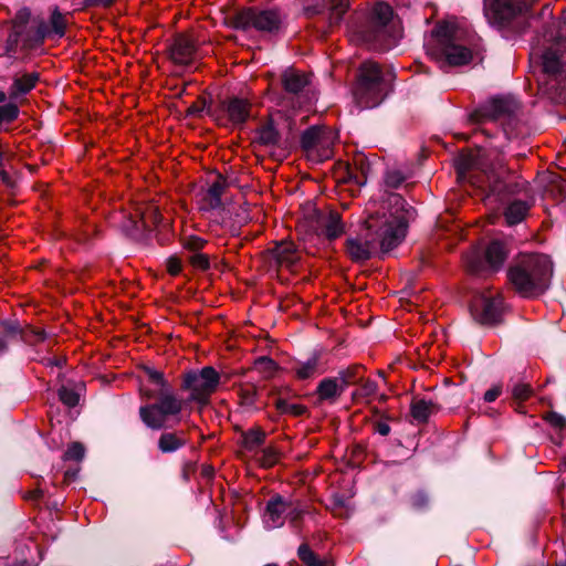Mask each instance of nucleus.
Returning <instances> with one entry per match:
<instances>
[{"mask_svg": "<svg viewBox=\"0 0 566 566\" xmlns=\"http://www.w3.org/2000/svg\"><path fill=\"white\" fill-rule=\"evenodd\" d=\"M187 442V434L184 430L164 432L158 439V449L163 453H172L184 448Z\"/></svg>", "mask_w": 566, "mask_h": 566, "instance_id": "23", "label": "nucleus"}, {"mask_svg": "<svg viewBox=\"0 0 566 566\" xmlns=\"http://www.w3.org/2000/svg\"><path fill=\"white\" fill-rule=\"evenodd\" d=\"M405 180V176L398 170H388L385 176V184L390 188H398Z\"/></svg>", "mask_w": 566, "mask_h": 566, "instance_id": "43", "label": "nucleus"}, {"mask_svg": "<svg viewBox=\"0 0 566 566\" xmlns=\"http://www.w3.org/2000/svg\"><path fill=\"white\" fill-rule=\"evenodd\" d=\"M543 70L549 78L547 84L551 88H555L556 86L560 85L562 81L564 80V71L559 56L555 51L547 50L543 54Z\"/></svg>", "mask_w": 566, "mask_h": 566, "instance_id": "21", "label": "nucleus"}, {"mask_svg": "<svg viewBox=\"0 0 566 566\" xmlns=\"http://www.w3.org/2000/svg\"><path fill=\"white\" fill-rule=\"evenodd\" d=\"M502 394V387L501 386H494L491 389H489L484 394V401L485 402H493L497 399V397Z\"/></svg>", "mask_w": 566, "mask_h": 566, "instance_id": "50", "label": "nucleus"}, {"mask_svg": "<svg viewBox=\"0 0 566 566\" xmlns=\"http://www.w3.org/2000/svg\"><path fill=\"white\" fill-rule=\"evenodd\" d=\"M234 182L235 180L230 177L224 178L221 175H218L207 188H202L199 191V209L206 212L223 209V195L226 188Z\"/></svg>", "mask_w": 566, "mask_h": 566, "instance_id": "16", "label": "nucleus"}, {"mask_svg": "<svg viewBox=\"0 0 566 566\" xmlns=\"http://www.w3.org/2000/svg\"><path fill=\"white\" fill-rule=\"evenodd\" d=\"M170 60L179 65H189L197 59V44L186 34H178L169 46Z\"/></svg>", "mask_w": 566, "mask_h": 566, "instance_id": "17", "label": "nucleus"}, {"mask_svg": "<svg viewBox=\"0 0 566 566\" xmlns=\"http://www.w3.org/2000/svg\"><path fill=\"white\" fill-rule=\"evenodd\" d=\"M344 501L342 499H339L338 496H335L334 497V514H337V515H340V510L344 509Z\"/></svg>", "mask_w": 566, "mask_h": 566, "instance_id": "54", "label": "nucleus"}, {"mask_svg": "<svg viewBox=\"0 0 566 566\" xmlns=\"http://www.w3.org/2000/svg\"><path fill=\"white\" fill-rule=\"evenodd\" d=\"M331 12V23H338L350 7V0H324Z\"/></svg>", "mask_w": 566, "mask_h": 566, "instance_id": "35", "label": "nucleus"}, {"mask_svg": "<svg viewBox=\"0 0 566 566\" xmlns=\"http://www.w3.org/2000/svg\"><path fill=\"white\" fill-rule=\"evenodd\" d=\"M279 408H280L282 411H286V410H287V403H286V402H280V403H279Z\"/></svg>", "mask_w": 566, "mask_h": 566, "instance_id": "59", "label": "nucleus"}, {"mask_svg": "<svg viewBox=\"0 0 566 566\" xmlns=\"http://www.w3.org/2000/svg\"><path fill=\"white\" fill-rule=\"evenodd\" d=\"M229 177L231 178V176H229ZM232 179H234V180H235V182H234L232 186H235V185H237V187H240V184H239L238 178L232 177Z\"/></svg>", "mask_w": 566, "mask_h": 566, "instance_id": "62", "label": "nucleus"}, {"mask_svg": "<svg viewBox=\"0 0 566 566\" xmlns=\"http://www.w3.org/2000/svg\"><path fill=\"white\" fill-rule=\"evenodd\" d=\"M391 80V72L384 73L378 63L364 62L354 88V96L358 105L363 108H373L379 105L389 91Z\"/></svg>", "mask_w": 566, "mask_h": 566, "instance_id": "6", "label": "nucleus"}, {"mask_svg": "<svg viewBox=\"0 0 566 566\" xmlns=\"http://www.w3.org/2000/svg\"><path fill=\"white\" fill-rule=\"evenodd\" d=\"M553 263L545 254H522L509 271V279L518 294L535 297L549 286Z\"/></svg>", "mask_w": 566, "mask_h": 566, "instance_id": "3", "label": "nucleus"}, {"mask_svg": "<svg viewBox=\"0 0 566 566\" xmlns=\"http://www.w3.org/2000/svg\"><path fill=\"white\" fill-rule=\"evenodd\" d=\"M377 384L374 380H366L360 387V394L363 396H373L377 391Z\"/></svg>", "mask_w": 566, "mask_h": 566, "instance_id": "48", "label": "nucleus"}, {"mask_svg": "<svg viewBox=\"0 0 566 566\" xmlns=\"http://www.w3.org/2000/svg\"><path fill=\"white\" fill-rule=\"evenodd\" d=\"M426 50L440 67L461 66L472 60V52L461 43V31L451 22H440L434 27Z\"/></svg>", "mask_w": 566, "mask_h": 566, "instance_id": "4", "label": "nucleus"}, {"mask_svg": "<svg viewBox=\"0 0 566 566\" xmlns=\"http://www.w3.org/2000/svg\"><path fill=\"white\" fill-rule=\"evenodd\" d=\"M290 509V503L283 500L282 496L276 495L272 497L263 514V522L268 528H276L284 524L285 515Z\"/></svg>", "mask_w": 566, "mask_h": 566, "instance_id": "19", "label": "nucleus"}, {"mask_svg": "<svg viewBox=\"0 0 566 566\" xmlns=\"http://www.w3.org/2000/svg\"><path fill=\"white\" fill-rule=\"evenodd\" d=\"M328 128L325 127H311L306 129L301 138L302 147L306 151V155L312 156L313 150H315L317 142L325 136L328 132Z\"/></svg>", "mask_w": 566, "mask_h": 566, "instance_id": "30", "label": "nucleus"}, {"mask_svg": "<svg viewBox=\"0 0 566 566\" xmlns=\"http://www.w3.org/2000/svg\"><path fill=\"white\" fill-rule=\"evenodd\" d=\"M410 501H411L412 507H415L416 510H422V509L427 507V505L429 503V499H428L427 494L422 491L415 493L411 496Z\"/></svg>", "mask_w": 566, "mask_h": 566, "instance_id": "45", "label": "nucleus"}, {"mask_svg": "<svg viewBox=\"0 0 566 566\" xmlns=\"http://www.w3.org/2000/svg\"><path fill=\"white\" fill-rule=\"evenodd\" d=\"M545 420L556 429H563L566 427V419L556 412L547 413L545 416Z\"/></svg>", "mask_w": 566, "mask_h": 566, "instance_id": "46", "label": "nucleus"}, {"mask_svg": "<svg viewBox=\"0 0 566 566\" xmlns=\"http://www.w3.org/2000/svg\"><path fill=\"white\" fill-rule=\"evenodd\" d=\"M220 375L211 366L184 374L181 388L190 392L189 400L206 403L219 385Z\"/></svg>", "mask_w": 566, "mask_h": 566, "instance_id": "13", "label": "nucleus"}, {"mask_svg": "<svg viewBox=\"0 0 566 566\" xmlns=\"http://www.w3.org/2000/svg\"><path fill=\"white\" fill-rule=\"evenodd\" d=\"M279 23L280 18L275 11L269 10L254 13L252 9H250V24L254 28L263 31H273L277 29Z\"/></svg>", "mask_w": 566, "mask_h": 566, "instance_id": "25", "label": "nucleus"}, {"mask_svg": "<svg viewBox=\"0 0 566 566\" xmlns=\"http://www.w3.org/2000/svg\"><path fill=\"white\" fill-rule=\"evenodd\" d=\"M119 227L130 235L138 237L144 230H149L161 220L159 209L154 203H134L119 213Z\"/></svg>", "mask_w": 566, "mask_h": 566, "instance_id": "12", "label": "nucleus"}, {"mask_svg": "<svg viewBox=\"0 0 566 566\" xmlns=\"http://www.w3.org/2000/svg\"><path fill=\"white\" fill-rule=\"evenodd\" d=\"M258 139L263 145H281L282 144V137L279 134V132L273 127L272 123H268L263 125L258 130ZM287 143V138L283 142L285 145Z\"/></svg>", "mask_w": 566, "mask_h": 566, "instance_id": "33", "label": "nucleus"}, {"mask_svg": "<svg viewBox=\"0 0 566 566\" xmlns=\"http://www.w3.org/2000/svg\"><path fill=\"white\" fill-rule=\"evenodd\" d=\"M345 386L346 381L344 379L325 378L319 382L317 394L322 400H333L340 396Z\"/></svg>", "mask_w": 566, "mask_h": 566, "instance_id": "27", "label": "nucleus"}, {"mask_svg": "<svg viewBox=\"0 0 566 566\" xmlns=\"http://www.w3.org/2000/svg\"><path fill=\"white\" fill-rule=\"evenodd\" d=\"M6 99H7L6 93L0 91V103H3Z\"/></svg>", "mask_w": 566, "mask_h": 566, "instance_id": "60", "label": "nucleus"}, {"mask_svg": "<svg viewBox=\"0 0 566 566\" xmlns=\"http://www.w3.org/2000/svg\"><path fill=\"white\" fill-rule=\"evenodd\" d=\"M209 112L221 126L242 127L248 119V99L234 94L228 95L220 98Z\"/></svg>", "mask_w": 566, "mask_h": 566, "instance_id": "14", "label": "nucleus"}, {"mask_svg": "<svg viewBox=\"0 0 566 566\" xmlns=\"http://www.w3.org/2000/svg\"><path fill=\"white\" fill-rule=\"evenodd\" d=\"M364 40L374 43L379 50H389L399 38L398 24L394 21V11L390 6L378 2L370 13V30L363 35Z\"/></svg>", "mask_w": 566, "mask_h": 566, "instance_id": "9", "label": "nucleus"}, {"mask_svg": "<svg viewBox=\"0 0 566 566\" xmlns=\"http://www.w3.org/2000/svg\"><path fill=\"white\" fill-rule=\"evenodd\" d=\"M403 203L401 196L389 195L381 211L371 212L365 221V233L346 240V252L352 261L365 262L378 250L386 254L403 241L407 232Z\"/></svg>", "mask_w": 566, "mask_h": 566, "instance_id": "1", "label": "nucleus"}, {"mask_svg": "<svg viewBox=\"0 0 566 566\" xmlns=\"http://www.w3.org/2000/svg\"><path fill=\"white\" fill-rule=\"evenodd\" d=\"M530 203L522 200L512 201L505 210V219L509 224L521 222L530 210Z\"/></svg>", "mask_w": 566, "mask_h": 566, "instance_id": "31", "label": "nucleus"}, {"mask_svg": "<svg viewBox=\"0 0 566 566\" xmlns=\"http://www.w3.org/2000/svg\"><path fill=\"white\" fill-rule=\"evenodd\" d=\"M298 557L300 559L306 564L307 566H317L318 565V559H317V556L312 552V549L303 544L298 547Z\"/></svg>", "mask_w": 566, "mask_h": 566, "instance_id": "40", "label": "nucleus"}, {"mask_svg": "<svg viewBox=\"0 0 566 566\" xmlns=\"http://www.w3.org/2000/svg\"><path fill=\"white\" fill-rule=\"evenodd\" d=\"M277 366L275 361L268 356H260L254 359L253 366L250 367V371L259 373L263 378H271L276 373Z\"/></svg>", "mask_w": 566, "mask_h": 566, "instance_id": "32", "label": "nucleus"}, {"mask_svg": "<svg viewBox=\"0 0 566 566\" xmlns=\"http://www.w3.org/2000/svg\"><path fill=\"white\" fill-rule=\"evenodd\" d=\"M150 386H140V396L154 402L140 406L139 417L146 427L161 430L168 427L171 418L180 415L185 400L177 396L164 373L145 366L143 368Z\"/></svg>", "mask_w": 566, "mask_h": 566, "instance_id": "2", "label": "nucleus"}, {"mask_svg": "<svg viewBox=\"0 0 566 566\" xmlns=\"http://www.w3.org/2000/svg\"><path fill=\"white\" fill-rule=\"evenodd\" d=\"M182 265L181 261L177 256H170L167 260V271L171 275H178L181 272Z\"/></svg>", "mask_w": 566, "mask_h": 566, "instance_id": "47", "label": "nucleus"}, {"mask_svg": "<svg viewBox=\"0 0 566 566\" xmlns=\"http://www.w3.org/2000/svg\"><path fill=\"white\" fill-rule=\"evenodd\" d=\"M269 346V340L268 339H259L258 340V347H268Z\"/></svg>", "mask_w": 566, "mask_h": 566, "instance_id": "58", "label": "nucleus"}, {"mask_svg": "<svg viewBox=\"0 0 566 566\" xmlns=\"http://www.w3.org/2000/svg\"><path fill=\"white\" fill-rule=\"evenodd\" d=\"M265 433L259 429H250V447L260 444L264 440Z\"/></svg>", "mask_w": 566, "mask_h": 566, "instance_id": "51", "label": "nucleus"}, {"mask_svg": "<svg viewBox=\"0 0 566 566\" xmlns=\"http://www.w3.org/2000/svg\"><path fill=\"white\" fill-rule=\"evenodd\" d=\"M84 452H85L84 447L80 442H73L66 449V451L64 453V458L66 460L80 461L83 459Z\"/></svg>", "mask_w": 566, "mask_h": 566, "instance_id": "42", "label": "nucleus"}, {"mask_svg": "<svg viewBox=\"0 0 566 566\" xmlns=\"http://www.w3.org/2000/svg\"><path fill=\"white\" fill-rule=\"evenodd\" d=\"M30 12L28 9L19 11L14 33L10 35L9 41L18 43L19 38L23 45L28 49H33L43 43L46 38L61 39L65 35L66 25L69 23L66 14H63L59 8L52 10L50 22L40 21L35 27L29 28L25 32L22 24L28 21Z\"/></svg>", "mask_w": 566, "mask_h": 566, "instance_id": "5", "label": "nucleus"}, {"mask_svg": "<svg viewBox=\"0 0 566 566\" xmlns=\"http://www.w3.org/2000/svg\"><path fill=\"white\" fill-rule=\"evenodd\" d=\"M318 361H319L318 355L313 354L306 361L296 363L293 367V371H294L295 376L301 380L312 378L317 373H319Z\"/></svg>", "mask_w": 566, "mask_h": 566, "instance_id": "29", "label": "nucleus"}, {"mask_svg": "<svg viewBox=\"0 0 566 566\" xmlns=\"http://www.w3.org/2000/svg\"><path fill=\"white\" fill-rule=\"evenodd\" d=\"M313 217L316 222L315 229H321L329 240L340 237L345 231V226L336 211L323 214L314 210Z\"/></svg>", "mask_w": 566, "mask_h": 566, "instance_id": "18", "label": "nucleus"}, {"mask_svg": "<svg viewBox=\"0 0 566 566\" xmlns=\"http://www.w3.org/2000/svg\"><path fill=\"white\" fill-rule=\"evenodd\" d=\"M205 474H206L207 476H210V475L212 474V470H210V469H206V470H205Z\"/></svg>", "mask_w": 566, "mask_h": 566, "instance_id": "61", "label": "nucleus"}, {"mask_svg": "<svg viewBox=\"0 0 566 566\" xmlns=\"http://www.w3.org/2000/svg\"><path fill=\"white\" fill-rule=\"evenodd\" d=\"M256 462L263 468H270L274 465L279 460V453L273 448H264L256 450L253 454Z\"/></svg>", "mask_w": 566, "mask_h": 566, "instance_id": "36", "label": "nucleus"}, {"mask_svg": "<svg viewBox=\"0 0 566 566\" xmlns=\"http://www.w3.org/2000/svg\"><path fill=\"white\" fill-rule=\"evenodd\" d=\"M8 352V340L0 336V356L4 355Z\"/></svg>", "mask_w": 566, "mask_h": 566, "instance_id": "56", "label": "nucleus"}, {"mask_svg": "<svg viewBox=\"0 0 566 566\" xmlns=\"http://www.w3.org/2000/svg\"><path fill=\"white\" fill-rule=\"evenodd\" d=\"M398 4L407 6V3L403 2V0H396Z\"/></svg>", "mask_w": 566, "mask_h": 566, "instance_id": "64", "label": "nucleus"}, {"mask_svg": "<svg viewBox=\"0 0 566 566\" xmlns=\"http://www.w3.org/2000/svg\"><path fill=\"white\" fill-rule=\"evenodd\" d=\"M206 244L207 241L197 235L186 237L184 238L182 242L184 248L193 253H199V251L202 250Z\"/></svg>", "mask_w": 566, "mask_h": 566, "instance_id": "39", "label": "nucleus"}, {"mask_svg": "<svg viewBox=\"0 0 566 566\" xmlns=\"http://www.w3.org/2000/svg\"><path fill=\"white\" fill-rule=\"evenodd\" d=\"M347 174H348L349 180H353L356 185L361 186L367 180L366 171L364 170V168H361V172H360L361 176L355 174L350 167H347Z\"/></svg>", "mask_w": 566, "mask_h": 566, "instance_id": "49", "label": "nucleus"}, {"mask_svg": "<svg viewBox=\"0 0 566 566\" xmlns=\"http://www.w3.org/2000/svg\"><path fill=\"white\" fill-rule=\"evenodd\" d=\"M434 409V405L431 401L419 399L411 403V416L418 422H424L428 420Z\"/></svg>", "mask_w": 566, "mask_h": 566, "instance_id": "34", "label": "nucleus"}, {"mask_svg": "<svg viewBox=\"0 0 566 566\" xmlns=\"http://www.w3.org/2000/svg\"><path fill=\"white\" fill-rule=\"evenodd\" d=\"M190 264L200 271H206L210 268V261L207 254L205 253H192L189 256Z\"/></svg>", "mask_w": 566, "mask_h": 566, "instance_id": "41", "label": "nucleus"}, {"mask_svg": "<svg viewBox=\"0 0 566 566\" xmlns=\"http://www.w3.org/2000/svg\"><path fill=\"white\" fill-rule=\"evenodd\" d=\"M238 220H234L233 223H231L230 229L232 233H239V230L242 226H244L248 222V217L245 214H239L237 213Z\"/></svg>", "mask_w": 566, "mask_h": 566, "instance_id": "52", "label": "nucleus"}, {"mask_svg": "<svg viewBox=\"0 0 566 566\" xmlns=\"http://www.w3.org/2000/svg\"><path fill=\"white\" fill-rule=\"evenodd\" d=\"M39 81V73L31 72L17 76L10 87V97L18 98L19 96L28 94L34 88Z\"/></svg>", "mask_w": 566, "mask_h": 566, "instance_id": "24", "label": "nucleus"}, {"mask_svg": "<svg viewBox=\"0 0 566 566\" xmlns=\"http://www.w3.org/2000/svg\"><path fill=\"white\" fill-rule=\"evenodd\" d=\"M512 394L515 400L524 401L532 395V388L527 384H517Z\"/></svg>", "mask_w": 566, "mask_h": 566, "instance_id": "44", "label": "nucleus"}, {"mask_svg": "<svg viewBox=\"0 0 566 566\" xmlns=\"http://www.w3.org/2000/svg\"><path fill=\"white\" fill-rule=\"evenodd\" d=\"M470 310L475 321L484 325H492L501 318L503 300L499 294L481 292L473 297Z\"/></svg>", "mask_w": 566, "mask_h": 566, "instance_id": "15", "label": "nucleus"}, {"mask_svg": "<svg viewBox=\"0 0 566 566\" xmlns=\"http://www.w3.org/2000/svg\"><path fill=\"white\" fill-rule=\"evenodd\" d=\"M310 84V77L296 70H287L283 74L284 88L293 94H298Z\"/></svg>", "mask_w": 566, "mask_h": 566, "instance_id": "26", "label": "nucleus"}, {"mask_svg": "<svg viewBox=\"0 0 566 566\" xmlns=\"http://www.w3.org/2000/svg\"><path fill=\"white\" fill-rule=\"evenodd\" d=\"M228 22L234 30L245 32L248 29V12L245 10L238 11L228 17Z\"/></svg>", "mask_w": 566, "mask_h": 566, "instance_id": "37", "label": "nucleus"}, {"mask_svg": "<svg viewBox=\"0 0 566 566\" xmlns=\"http://www.w3.org/2000/svg\"><path fill=\"white\" fill-rule=\"evenodd\" d=\"M518 109V102L512 96L494 97L475 108L470 119L476 124L488 122L500 123L506 135L515 119Z\"/></svg>", "mask_w": 566, "mask_h": 566, "instance_id": "10", "label": "nucleus"}, {"mask_svg": "<svg viewBox=\"0 0 566 566\" xmlns=\"http://www.w3.org/2000/svg\"><path fill=\"white\" fill-rule=\"evenodd\" d=\"M507 258V249L504 242L493 240L484 252L480 248H472L463 256L467 270L471 274L484 275L488 272L497 271Z\"/></svg>", "mask_w": 566, "mask_h": 566, "instance_id": "11", "label": "nucleus"}, {"mask_svg": "<svg viewBox=\"0 0 566 566\" xmlns=\"http://www.w3.org/2000/svg\"><path fill=\"white\" fill-rule=\"evenodd\" d=\"M115 0H86L87 4H90V6H101V7H108Z\"/></svg>", "mask_w": 566, "mask_h": 566, "instance_id": "55", "label": "nucleus"}, {"mask_svg": "<svg viewBox=\"0 0 566 566\" xmlns=\"http://www.w3.org/2000/svg\"><path fill=\"white\" fill-rule=\"evenodd\" d=\"M377 432L380 434V436H388L389 432H390V427L388 423L386 422H378L377 423V428H376Z\"/></svg>", "mask_w": 566, "mask_h": 566, "instance_id": "53", "label": "nucleus"}, {"mask_svg": "<svg viewBox=\"0 0 566 566\" xmlns=\"http://www.w3.org/2000/svg\"><path fill=\"white\" fill-rule=\"evenodd\" d=\"M272 255L280 266L293 269L298 260L300 255L293 242H281L272 250Z\"/></svg>", "mask_w": 566, "mask_h": 566, "instance_id": "22", "label": "nucleus"}, {"mask_svg": "<svg viewBox=\"0 0 566 566\" xmlns=\"http://www.w3.org/2000/svg\"><path fill=\"white\" fill-rule=\"evenodd\" d=\"M3 331L6 333L3 337L8 342L18 336H20L21 339L28 344H35L46 339L45 331L35 327H27L25 329H21L17 323L12 322H6L3 324Z\"/></svg>", "mask_w": 566, "mask_h": 566, "instance_id": "20", "label": "nucleus"}, {"mask_svg": "<svg viewBox=\"0 0 566 566\" xmlns=\"http://www.w3.org/2000/svg\"><path fill=\"white\" fill-rule=\"evenodd\" d=\"M59 398L67 407H75L80 400L78 394L66 386L59 389Z\"/></svg>", "mask_w": 566, "mask_h": 566, "instance_id": "38", "label": "nucleus"}, {"mask_svg": "<svg viewBox=\"0 0 566 566\" xmlns=\"http://www.w3.org/2000/svg\"><path fill=\"white\" fill-rule=\"evenodd\" d=\"M46 360H48V365H50V366H61L64 363L63 359H60V358H54V359L48 358Z\"/></svg>", "mask_w": 566, "mask_h": 566, "instance_id": "57", "label": "nucleus"}, {"mask_svg": "<svg viewBox=\"0 0 566 566\" xmlns=\"http://www.w3.org/2000/svg\"><path fill=\"white\" fill-rule=\"evenodd\" d=\"M293 412H294V413H300V408H298V407H296V406H293Z\"/></svg>", "mask_w": 566, "mask_h": 566, "instance_id": "63", "label": "nucleus"}, {"mask_svg": "<svg viewBox=\"0 0 566 566\" xmlns=\"http://www.w3.org/2000/svg\"><path fill=\"white\" fill-rule=\"evenodd\" d=\"M335 139L336 135L329 129L325 136L317 142L315 150H313L310 158L315 161H324L328 159L332 156V147Z\"/></svg>", "mask_w": 566, "mask_h": 566, "instance_id": "28", "label": "nucleus"}, {"mask_svg": "<svg viewBox=\"0 0 566 566\" xmlns=\"http://www.w3.org/2000/svg\"><path fill=\"white\" fill-rule=\"evenodd\" d=\"M458 175L480 188L490 199L502 191L503 184L493 167H485L472 153H462L457 158Z\"/></svg>", "mask_w": 566, "mask_h": 566, "instance_id": "8", "label": "nucleus"}, {"mask_svg": "<svg viewBox=\"0 0 566 566\" xmlns=\"http://www.w3.org/2000/svg\"><path fill=\"white\" fill-rule=\"evenodd\" d=\"M524 0H484V15L499 30L523 33L530 25Z\"/></svg>", "mask_w": 566, "mask_h": 566, "instance_id": "7", "label": "nucleus"}]
</instances>
